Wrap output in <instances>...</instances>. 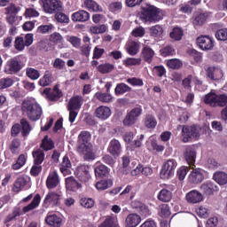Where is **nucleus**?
I'll return each instance as SVG.
<instances>
[{
	"label": "nucleus",
	"mask_w": 227,
	"mask_h": 227,
	"mask_svg": "<svg viewBox=\"0 0 227 227\" xmlns=\"http://www.w3.org/2000/svg\"><path fill=\"white\" fill-rule=\"evenodd\" d=\"M91 134L89 131H82L78 136L77 152L83 155L84 160H95V153L91 144Z\"/></svg>",
	"instance_id": "nucleus-1"
},
{
	"label": "nucleus",
	"mask_w": 227,
	"mask_h": 227,
	"mask_svg": "<svg viewBox=\"0 0 227 227\" xmlns=\"http://www.w3.org/2000/svg\"><path fill=\"white\" fill-rule=\"evenodd\" d=\"M21 111L23 114L30 120V121H38L43 114L42 106L35 101L25 100L21 104Z\"/></svg>",
	"instance_id": "nucleus-2"
},
{
	"label": "nucleus",
	"mask_w": 227,
	"mask_h": 227,
	"mask_svg": "<svg viewBox=\"0 0 227 227\" xmlns=\"http://www.w3.org/2000/svg\"><path fill=\"white\" fill-rule=\"evenodd\" d=\"M140 19L143 22H159V20H161L162 15L157 7L153 5H146L142 7Z\"/></svg>",
	"instance_id": "nucleus-3"
},
{
	"label": "nucleus",
	"mask_w": 227,
	"mask_h": 227,
	"mask_svg": "<svg viewBox=\"0 0 227 227\" xmlns=\"http://www.w3.org/2000/svg\"><path fill=\"white\" fill-rule=\"evenodd\" d=\"M203 100L210 107H224L227 104V96L226 94L217 95L210 92L204 97Z\"/></svg>",
	"instance_id": "nucleus-4"
},
{
	"label": "nucleus",
	"mask_w": 227,
	"mask_h": 227,
	"mask_svg": "<svg viewBox=\"0 0 227 227\" xmlns=\"http://www.w3.org/2000/svg\"><path fill=\"white\" fill-rule=\"evenodd\" d=\"M201 132V127L192 125V126H183V143H191L192 139H200Z\"/></svg>",
	"instance_id": "nucleus-5"
},
{
	"label": "nucleus",
	"mask_w": 227,
	"mask_h": 227,
	"mask_svg": "<svg viewBox=\"0 0 227 227\" xmlns=\"http://www.w3.org/2000/svg\"><path fill=\"white\" fill-rule=\"evenodd\" d=\"M143 114V108L141 106H137L131 109L124 117L122 123L124 127H132V125H136L137 123V120H139V116Z\"/></svg>",
	"instance_id": "nucleus-6"
},
{
	"label": "nucleus",
	"mask_w": 227,
	"mask_h": 227,
	"mask_svg": "<svg viewBox=\"0 0 227 227\" xmlns=\"http://www.w3.org/2000/svg\"><path fill=\"white\" fill-rule=\"evenodd\" d=\"M176 169V160H168L162 166L160 176L162 180H169L175 175Z\"/></svg>",
	"instance_id": "nucleus-7"
},
{
	"label": "nucleus",
	"mask_w": 227,
	"mask_h": 227,
	"mask_svg": "<svg viewBox=\"0 0 227 227\" xmlns=\"http://www.w3.org/2000/svg\"><path fill=\"white\" fill-rule=\"evenodd\" d=\"M45 13H58L63 12V3L61 0H42Z\"/></svg>",
	"instance_id": "nucleus-8"
},
{
	"label": "nucleus",
	"mask_w": 227,
	"mask_h": 227,
	"mask_svg": "<svg viewBox=\"0 0 227 227\" xmlns=\"http://www.w3.org/2000/svg\"><path fill=\"white\" fill-rule=\"evenodd\" d=\"M22 70V62L19 60V58H13L7 62L4 72L13 75V74H19Z\"/></svg>",
	"instance_id": "nucleus-9"
},
{
	"label": "nucleus",
	"mask_w": 227,
	"mask_h": 227,
	"mask_svg": "<svg viewBox=\"0 0 227 227\" xmlns=\"http://www.w3.org/2000/svg\"><path fill=\"white\" fill-rule=\"evenodd\" d=\"M197 45L202 51H212L214 49V40L208 35H200L197 38Z\"/></svg>",
	"instance_id": "nucleus-10"
},
{
	"label": "nucleus",
	"mask_w": 227,
	"mask_h": 227,
	"mask_svg": "<svg viewBox=\"0 0 227 227\" xmlns=\"http://www.w3.org/2000/svg\"><path fill=\"white\" fill-rule=\"evenodd\" d=\"M75 176L80 182H88L91 176L90 175V167L86 165H81L76 168Z\"/></svg>",
	"instance_id": "nucleus-11"
},
{
	"label": "nucleus",
	"mask_w": 227,
	"mask_h": 227,
	"mask_svg": "<svg viewBox=\"0 0 227 227\" xmlns=\"http://www.w3.org/2000/svg\"><path fill=\"white\" fill-rule=\"evenodd\" d=\"M204 179L205 176H203V170L200 168L192 169L188 177L191 184H201Z\"/></svg>",
	"instance_id": "nucleus-12"
},
{
	"label": "nucleus",
	"mask_w": 227,
	"mask_h": 227,
	"mask_svg": "<svg viewBox=\"0 0 227 227\" xmlns=\"http://www.w3.org/2000/svg\"><path fill=\"white\" fill-rule=\"evenodd\" d=\"M61 192H50L45 199H44V205H49L52 203V205H55L56 207L59 206V200H61Z\"/></svg>",
	"instance_id": "nucleus-13"
},
{
	"label": "nucleus",
	"mask_w": 227,
	"mask_h": 227,
	"mask_svg": "<svg viewBox=\"0 0 227 227\" xmlns=\"http://www.w3.org/2000/svg\"><path fill=\"white\" fill-rule=\"evenodd\" d=\"M184 155L187 164H189V166H194L197 155L196 149L192 146H189L185 149Z\"/></svg>",
	"instance_id": "nucleus-14"
},
{
	"label": "nucleus",
	"mask_w": 227,
	"mask_h": 227,
	"mask_svg": "<svg viewBox=\"0 0 227 227\" xmlns=\"http://www.w3.org/2000/svg\"><path fill=\"white\" fill-rule=\"evenodd\" d=\"M57 185H59V176L58 172L53 171L47 177L46 186L48 189H56Z\"/></svg>",
	"instance_id": "nucleus-15"
},
{
	"label": "nucleus",
	"mask_w": 227,
	"mask_h": 227,
	"mask_svg": "<svg viewBox=\"0 0 227 227\" xmlns=\"http://www.w3.org/2000/svg\"><path fill=\"white\" fill-rule=\"evenodd\" d=\"M73 22H87L90 20V12L81 10L71 15Z\"/></svg>",
	"instance_id": "nucleus-16"
},
{
	"label": "nucleus",
	"mask_w": 227,
	"mask_h": 227,
	"mask_svg": "<svg viewBox=\"0 0 227 227\" xmlns=\"http://www.w3.org/2000/svg\"><path fill=\"white\" fill-rule=\"evenodd\" d=\"M95 116L99 120H107L111 116V108L104 106H98L95 111Z\"/></svg>",
	"instance_id": "nucleus-17"
},
{
	"label": "nucleus",
	"mask_w": 227,
	"mask_h": 227,
	"mask_svg": "<svg viewBox=\"0 0 227 227\" xmlns=\"http://www.w3.org/2000/svg\"><path fill=\"white\" fill-rule=\"evenodd\" d=\"M108 152L114 157H118L121 153V144H120V141L116 139L112 140L108 146Z\"/></svg>",
	"instance_id": "nucleus-18"
},
{
	"label": "nucleus",
	"mask_w": 227,
	"mask_h": 227,
	"mask_svg": "<svg viewBox=\"0 0 227 227\" xmlns=\"http://www.w3.org/2000/svg\"><path fill=\"white\" fill-rule=\"evenodd\" d=\"M186 200L188 203H200V201H203V195L201 192L193 190L186 194Z\"/></svg>",
	"instance_id": "nucleus-19"
},
{
	"label": "nucleus",
	"mask_w": 227,
	"mask_h": 227,
	"mask_svg": "<svg viewBox=\"0 0 227 227\" xmlns=\"http://www.w3.org/2000/svg\"><path fill=\"white\" fill-rule=\"evenodd\" d=\"M82 184L75 180V177L69 176L66 178V188L67 191H73L74 192L78 189H81Z\"/></svg>",
	"instance_id": "nucleus-20"
},
{
	"label": "nucleus",
	"mask_w": 227,
	"mask_h": 227,
	"mask_svg": "<svg viewBox=\"0 0 227 227\" xmlns=\"http://www.w3.org/2000/svg\"><path fill=\"white\" fill-rule=\"evenodd\" d=\"M81 106H82V97L76 96L69 100L67 109L68 111H75L81 109Z\"/></svg>",
	"instance_id": "nucleus-21"
},
{
	"label": "nucleus",
	"mask_w": 227,
	"mask_h": 227,
	"mask_svg": "<svg viewBox=\"0 0 227 227\" xmlns=\"http://www.w3.org/2000/svg\"><path fill=\"white\" fill-rule=\"evenodd\" d=\"M126 227H136L141 223V216L137 214H129L125 220Z\"/></svg>",
	"instance_id": "nucleus-22"
},
{
	"label": "nucleus",
	"mask_w": 227,
	"mask_h": 227,
	"mask_svg": "<svg viewBox=\"0 0 227 227\" xmlns=\"http://www.w3.org/2000/svg\"><path fill=\"white\" fill-rule=\"evenodd\" d=\"M207 74L211 81H219L223 78V71L217 67H208Z\"/></svg>",
	"instance_id": "nucleus-23"
},
{
	"label": "nucleus",
	"mask_w": 227,
	"mask_h": 227,
	"mask_svg": "<svg viewBox=\"0 0 227 227\" xmlns=\"http://www.w3.org/2000/svg\"><path fill=\"white\" fill-rule=\"evenodd\" d=\"M40 201H42V197L40 194H35L31 203L23 207L24 214H27V212H31V210H35L37 208L38 205H40Z\"/></svg>",
	"instance_id": "nucleus-24"
},
{
	"label": "nucleus",
	"mask_w": 227,
	"mask_h": 227,
	"mask_svg": "<svg viewBox=\"0 0 227 227\" xmlns=\"http://www.w3.org/2000/svg\"><path fill=\"white\" fill-rule=\"evenodd\" d=\"M45 222L50 226L59 227L61 226L62 219L56 214H53V215H48L47 217L45 218Z\"/></svg>",
	"instance_id": "nucleus-25"
},
{
	"label": "nucleus",
	"mask_w": 227,
	"mask_h": 227,
	"mask_svg": "<svg viewBox=\"0 0 227 227\" xmlns=\"http://www.w3.org/2000/svg\"><path fill=\"white\" fill-rule=\"evenodd\" d=\"M201 191L207 196L214 194V192L217 190V185L212 182L204 183L200 186Z\"/></svg>",
	"instance_id": "nucleus-26"
},
{
	"label": "nucleus",
	"mask_w": 227,
	"mask_h": 227,
	"mask_svg": "<svg viewBox=\"0 0 227 227\" xmlns=\"http://www.w3.org/2000/svg\"><path fill=\"white\" fill-rule=\"evenodd\" d=\"M213 180L219 184V185H226L227 184V174L226 172L217 171L213 176Z\"/></svg>",
	"instance_id": "nucleus-27"
},
{
	"label": "nucleus",
	"mask_w": 227,
	"mask_h": 227,
	"mask_svg": "<svg viewBox=\"0 0 227 227\" xmlns=\"http://www.w3.org/2000/svg\"><path fill=\"white\" fill-rule=\"evenodd\" d=\"M142 56L146 63H152L153 56H155V51L152 48L145 46L142 50Z\"/></svg>",
	"instance_id": "nucleus-28"
},
{
	"label": "nucleus",
	"mask_w": 227,
	"mask_h": 227,
	"mask_svg": "<svg viewBox=\"0 0 227 227\" xmlns=\"http://www.w3.org/2000/svg\"><path fill=\"white\" fill-rule=\"evenodd\" d=\"M171 198H173V193L171 191L167 189H162L158 194V200L162 201L163 203H168L171 201Z\"/></svg>",
	"instance_id": "nucleus-29"
},
{
	"label": "nucleus",
	"mask_w": 227,
	"mask_h": 227,
	"mask_svg": "<svg viewBox=\"0 0 227 227\" xmlns=\"http://www.w3.org/2000/svg\"><path fill=\"white\" fill-rule=\"evenodd\" d=\"M98 227H118V220L114 216L107 215Z\"/></svg>",
	"instance_id": "nucleus-30"
},
{
	"label": "nucleus",
	"mask_w": 227,
	"mask_h": 227,
	"mask_svg": "<svg viewBox=\"0 0 227 227\" xmlns=\"http://www.w3.org/2000/svg\"><path fill=\"white\" fill-rule=\"evenodd\" d=\"M167 67L171 70H180L184 67V62L178 59H172L167 60Z\"/></svg>",
	"instance_id": "nucleus-31"
},
{
	"label": "nucleus",
	"mask_w": 227,
	"mask_h": 227,
	"mask_svg": "<svg viewBox=\"0 0 227 227\" xmlns=\"http://www.w3.org/2000/svg\"><path fill=\"white\" fill-rule=\"evenodd\" d=\"M109 187H113V180L111 179H103L96 183V189L98 191H106Z\"/></svg>",
	"instance_id": "nucleus-32"
},
{
	"label": "nucleus",
	"mask_w": 227,
	"mask_h": 227,
	"mask_svg": "<svg viewBox=\"0 0 227 227\" xmlns=\"http://www.w3.org/2000/svg\"><path fill=\"white\" fill-rule=\"evenodd\" d=\"M20 216V207H14L12 212L10 213L4 219V224L12 223V221H17V217Z\"/></svg>",
	"instance_id": "nucleus-33"
},
{
	"label": "nucleus",
	"mask_w": 227,
	"mask_h": 227,
	"mask_svg": "<svg viewBox=\"0 0 227 227\" xmlns=\"http://www.w3.org/2000/svg\"><path fill=\"white\" fill-rule=\"evenodd\" d=\"M144 125L146 129H155L157 127V119L152 114H147L144 120Z\"/></svg>",
	"instance_id": "nucleus-34"
},
{
	"label": "nucleus",
	"mask_w": 227,
	"mask_h": 227,
	"mask_svg": "<svg viewBox=\"0 0 227 227\" xmlns=\"http://www.w3.org/2000/svg\"><path fill=\"white\" fill-rule=\"evenodd\" d=\"M109 175V169L106 165H99L95 168V176L97 178H104V176H107Z\"/></svg>",
	"instance_id": "nucleus-35"
},
{
	"label": "nucleus",
	"mask_w": 227,
	"mask_h": 227,
	"mask_svg": "<svg viewBox=\"0 0 227 227\" xmlns=\"http://www.w3.org/2000/svg\"><path fill=\"white\" fill-rule=\"evenodd\" d=\"M33 157H34V164L40 165L42 162H43L45 159V153L42 150H37L35 152H33Z\"/></svg>",
	"instance_id": "nucleus-36"
},
{
	"label": "nucleus",
	"mask_w": 227,
	"mask_h": 227,
	"mask_svg": "<svg viewBox=\"0 0 227 227\" xmlns=\"http://www.w3.org/2000/svg\"><path fill=\"white\" fill-rule=\"evenodd\" d=\"M41 148L45 152H49V150H52V148H54V142H52V139L49 138L48 136H45L42 141Z\"/></svg>",
	"instance_id": "nucleus-37"
},
{
	"label": "nucleus",
	"mask_w": 227,
	"mask_h": 227,
	"mask_svg": "<svg viewBox=\"0 0 227 227\" xmlns=\"http://www.w3.org/2000/svg\"><path fill=\"white\" fill-rule=\"evenodd\" d=\"M153 172V170H152V168L149 167H137L131 171L132 175H138V173H142V175H145V176H150V175H152Z\"/></svg>",
	"instance_id": "nucleus-38"
},
{
	"label": "nucleus",
	"mask_w": 227,
	"mask_h": 227,
	"mask_svg": "<svg viewBox=\"0 0 227 227\" xmlns=\"http://www.w3.org/2000/svg\"><path fill=\"white\" fill-rule=\"evenodd\" d=\"M115 95H123V93H127L129 91H132V88L125 83H119L115 87Z\"/></svg>",
	"instance_id": "nucleus-39"
},
{
	"label": "nucleus",
	"mask_w": 227,
	"mask_h": 227,
	"mask_svg": "<svg viewBox=\"0 0 227 227\" xmlns=\"http://www.w3.org/2000/svg\"><path fill=\"white\" fill-rule=\"evenodd\" d=\"M127 52L128 54H130V56H136V54L139 52V43L137 42H130L128 44Z\"/></svg>",
	"instance_id": "nucleus-40"
},
{
	"label": "nucleus",
	"mask_w": 227,
	"mask_h": 227,
	"mask_svg": "<svg viewBox=\"0 0 227 227\" xmlns=\"http://www.w3.org/2000/svg\"><path fill=\"white\" fill-rule=\"evenodd\" d=\"M20 125L22 127L21 134L26 137V136L31 132V124H29L27 120L23 118L20 120Z\"/></svg>",
	"instance_id": "nucleus-41"
},
{
	"label": "nucleus",
	"mask_w": 227,
	"mask_h": 227,
	"mask_svg": "<svg viewBox=\"0 0 227 227\" xmlns=\"http://www.w3.org/2000/svg\"><path fill=\"white\" fill-rule=\"evenodd\" d=\"M84 4L88 10H90L91 12H102V7L98 5L95 1L93 0H86L84 2Z\"/></svg>",
	"instance_id": "nucleus-42"
},
{
	"label": "nucleus",
	"mask_w": 227,
	"mask_h": 227,
	"mask_svg": "<svg viewBox=\"0 0 227 227\" xmlns=\"http://www.w3.org/2000/svg\"><path fill=\"white\" fill-rule=\"evenodd\" d=\"M182 36H184V30L180 27H175L172 32H170V38L176 42H180V40H182Z\"/></svg>",
	"instance_id": "nucleus-43"
},
{
	"label": "nucleus",
	"mask_w": 227,
	"mask_h": 227,
	"mask_svg": "<svg viewBox=\"0 0 227 227\" xmlns=\"http://www.w3.org/2000/svg\"><path fill=\"white\" fill-rule=\"evenodd\" d=\"M98 70L100 74H111L114 70V65L109 63L101 64L98 67Z\"/></svg>",
	"instance_id": "nucleus-44"
},
{
	"label": "nucleus",
	"mask_w": 227,
	"mask_h": 227,
	"mask_svg": "<svg viewBox=\"0 0 227 227\" xmlns=\"http://www.w3.org/2000/svg\"><path fill=\"white\" fill-rule=\"evenodd\" d=\"M27 181L24 177L18 178L14 183L13 191L15 192H20V191H22L24 187L26 186Z\"/></svg>",
	"instance_id": "nucleus-45"
},
{
	"label": "nucleus",
	"mask_w": 227,
	"mask_h": 227,
	"mask_svg": "<svg viewBox=\"0 0 227 227\" xmlns=\"http://www.w3.org/2000/svg\"><path fill=\"white\" fill-rule=\"evenodd\" d=\"M95 97L98 100H99V102L109 103L111 100H113V96H111L109 93L97 92Z\"/></svg>",
	"instance_id": "nucleus-46"
},
{
	"label": "nucleus",
	"mask_w": 227,
	"mask_h": 227,
	"mask_svg": "<svg viewBox=\"0 0 227 227\" xmlns=\"http://www.w3.org/2000/svg\"><path fill=\"white\" fill-rule=\"evenodd\" d=\"M62 95L63 94L59 91V89H58V87H54L53 91L48 95V98L51 102H58V99L61 98Z\"/></svg>",
	"instance_id": "nucleus-47"
},
{
	"label": "nucleus",
	"mask_w": 227,
	"mask_h": 227,
	"mask_svg": "<svg viewBox=\"0 0 227 227\" xmlns=\"http://www.w3.org/2000/svg\"><path fill=\"white\" fill-rule=\"evenodd\" d=\"M80 205L83 207V208H93V207H95V200L91 198H82L80 200Z\"/></svg>",
	"instance_id": "nucleus-48"
},
{
	"label": "nucleus",
	"mask_w": 227,
	"mask_h": 227,
	"mask_svg": "<svg viewBox=\"0 0 227 227\" xmlns=\"http://www.w3.org/2000/svg\"><path fill=\"white\" fill-rule=\"evenodd\" d=\"M163 31L164 30L162 29V27L160 25H155L149 28L151 36H153L154 38H156V36H160Z\"/></svg>",
	"instance_id": "nucleus-49"
},
{
	"label": "nucleus",
	"mask_w": 227,
	"mask_h": 227,
	"mask_svg": "<svg viewBox=\"0 0 227 227\" xmlns=\"http://www.w3.org/2000/svg\"><path fill=\"white\" fill-rule=\"evenodd\" d=\"M55 19L60 24H68L70 22V18L67 14L61 12H55Z\"/></svg>",
	"instance_id": "nucleus-50"
},
{
	"label": "nucleus",
	"mask_w": 227,
	"mask_h": 227,
	"mask_svg": "<svg viewBox=\"0 0 227 227\" xmlns=\"http://www.w3.org/2000/svg\"><path fill=\"white\" fill-rule=\"evenodd\" d=\"M51 82H52V74H51L49 71H46L43 77L39 81V84L40 86L45 87V86H49Z\"/></svg>",
	"instance_id": "nucleus-51"
},
{
	"label": "nucleus",
	"mask_w": 227,
	"mask_h": 227,
	"mask_svg": "<svg viewBox=\"0 0 227 227\" xmlns=\"http://www.w3.org/2000/svg\"><path fill=\"white\" fill-rule=\"evenodd\" d=\"M26 74L29 79H32V81H36V79L40 77V72L33 67L27 68Z\"/></svg>",
	"instance_id": "nucleus-52"
},
{
	"label": "nucleus",
	"mask_w": 227,
	"mask_h": 227,
	"mask_svg": "<svg viewBox=\"0 0 227 227\" xmlns=\"http://www.w3.org/2000/svg\"><path fill=\"white\" fill-rule=\"evenodd\" d=\"M90 31L93 35H102L103 33H106V31H107V27H106V25L94 26L90 27Z\"/></svg>",
	"instance_id": "nucleus-53"
},
{
	"label": "nucleus",
	"mask_w": 227,
	"mask_h": 227,
	"mask_svg": "<svg viewBox=\"0 0 227 227\" xmlns=\"http://www.w3.org/2000/svg\"><path fill=\"white\" fill-rule=\"evenodd\" d=\"M52 29H54V26L52 24L42 25L38 27L37 33L40 35H45L46 33H52Z\"/></svg>",
	"instance_id": "nucleus-54"
},
{
	"label": "nucleus",
	"mask_w": 227,
	"mask_h": 227,
	"mask_svg": "<svg viewBox=\"0 0 227 227\" xmlns=\"http://www.w3.org/2000/svg\"><path fill=\"white\" fill-rule=\"evenodd\" d=\"M10 86H13V79L8 77L0 79V90H5Z\"/></svg>",
	"instance_id": "nucleus-55"
},
{
	"label": "nucleus",
	"mask_w": 227,
	"mask_h": 227,
	"mask_svg": "<svg viewBox=\"0 0 227 227\" xmlns=\"http://www.w3.org/2000/svg\"><path fill=\"white\" fill-rule=\"evenodd\" d=\"M24 164H26V156L24 154H20L16 163L12 164V169H20Z\"/></svg>",
	"instance_id": "nucleus-56"
},
{
	"label": "nucleus",
	"mask_w": 227,
	"mask_h": 227,
	"mask_svg": "<svg viewBox=\"0 0 227 227\" xmlns=\"http://www.w3.org/2000/svg\"><path fill=\"white\" fill-rule=\"evenodd\" d=\"M129 164H130V159H129V157L127 156H123L122 157V173L123 175H129V173H130V167H129Z\"/></svg>",
	"instance_id": "nucleus-57"
},
{
	"label": "nucleus",
	"mask_w": 227,
	"mask_h": 227,
	"mask_svg": "<svg viewBox=\"0 0 227 227\" xmlns=\"http://www.w3.org/2000/svg\"><path fill=\"white\" fill-rule=\"evenodd\" d=\"M206 20H207V14L200 13L195 17V19L193 20V24L194 26H203Z\"/></svg>",
	"instance_id": "nucleus-58"
},
{
	"label": "nucleus",
	"mask_w": 227,
	"mask_h": 227,
	"mask_svg": "<svg viewBox=\"0 0 227 227\" xmlns=\"http://www.w3.org/2000/svg\"><path fill=\"white\" fill-rule=\"evenodd\" d=\"M159 215H160V217H168V215H171L169 207L167 204L160 206Z\"/></svg>",
	"instance_id": "nucleus-59"
},
{
	"label": "nucleus",
	"mask_w": 227,
	"mask_h": 227,
	"mask_svg": "<svg viewBox=\"0 0 227 227\" xmlns=\"http://www.w3.org/2000/svg\"><path fill=\"white\" fill-rule=\"evenodd\" d=\"M215 38L222 42H225V40H227V28L217 30L215 33Z\"/></svg>",
	"instance_id": "nucleus-60"
},
{
	"label": "nucleus",
	"mask_w": 227,
	"mask_h": 227,
	"mask_svg": "<svg viewBox=\"0 0 227 227\" xmlns=\"http://www.w3.org/2000/svg\"><path fill=\"white\" fill-rule=\"evenodd\" d=\"M14 47L17 51H24V47H26L24 37H17L15 40Z\"/></svg>",
	"instance_id": "nucleus-61"
},
{
	"label": "nucleus",
	"mask_w": 227,
	"mask_h": 227,
	"mask_svg": "<svg viewBox=\"0 0 227 227\" xmlns=\"http://www.w3.org/2000/svg\"><path fill=\"white\" fill-rule=\"evenodd\" d=\"M160 52H161V56L166 58L167 56H173V54H175V49H173V47L171 46H167L161 49Z\"/></svg>",
	"instance_id": "nucleus-62"
},
{
	"label": "nucleus",
	"mask_w": 227,
	"mask_h": 227,
	"mask_svg": "<svg viewBox=\"0 0 227 227\" xmlns=\"http://www.w3.org/2000/svg\"><path fill=\"white\" fill-rule=\"evenodd\" d=\"M62 40L63 36L59 33L55 32L51 35L50 42H52V43H61Z\"/></svg>",
	"instance_id": "nucleus-63"
},
{
	"label": "nucleus",
	"mask_w": 227,
	"mask_h": 227,
	"mask_svg": "<svg viewBox=\"0 0 227 227\" xmlns=\"http://www.w3.org/2000/svg\"><path fill=\"white\" fill-rule=\"evenodd\" d=\"M68 42H70L73 47H75L76 49H79V47H81V38L77 36H70L68 38Z\"/></svg>",
	"instance_id": "nucleus-64"
}]
</instances>
